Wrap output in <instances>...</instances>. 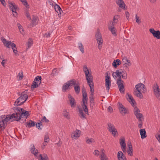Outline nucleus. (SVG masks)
<instances>
[{"instance_id":"9b49d317","label":"nucleus","mask_w":160,"mask_h":160,"mask_svg":"<svg viewBox=\"0 0 160 160\" xmlns=\"http://www.w3.org/2000/svg\"><path fill=\"white\" fill-rule=\"evenodd\" d=\"M118 105L119 111L122 115H124L128 113V110L121 103L118 102Z\"/></svg>"},{"instance_id":"a19ab883","label":"nucleus","mask_w":160,"mask_h":160,"mask_svg":"<svg viewBox=\"0 0 160 160\" xmlns=\"http://www.w3.org/2000/svg\"><path fill=\"white\" fill-rule=\"evenodd\" d=\"M42 122H41V120L39 122H38L36 124V127L38 129H39L40 130H41L42 129L41 127L42 126Z\"/></svg>"},{"instance_id":"864d4df0","label":"nucleus","mask_w":160,"mask_h":160,"mask_svg":"<svg viewBox=\"0 0 160 160\" xmlns=\"http://www.w3.org/2000/svg\"><path fill=\"white\" fill-rule=\"evenodd\" d=\"M90 106L93 107V106L94 105V99L90 100Z\"/></svg>"},{"instance_id":"a878e982","label":"nucleus","mask_w":160,"mask_h":160,"mask_svg":"<svg viewBox=\"0 0 160 160\" xmlns=\"http://www.w3.org/2000/svg\"><path fill=\"white\" fill-rule=\"evenodd\" d=\"M82 102L84 103L85 101H87L88 100L87 94L85 91L82 90Z\"/></svg>"},{"instance_id":"a18cd8bd","label":"nucleus","mask_w":160,"mask_h":160,"mask_svg":"<svg viewBox=\"0 0 160 160\" xmlns=\"http://www.w3.org/2000/svg\"><path fill=\"white\" fill-rule=\"evenodd\" d=\"M57 70L56 69H53L52 72V73L50 74V76L52 77H54V76H55L57 74Z\"/></svg>"},{"instance_id":"1a4fd4ad","label":"nucleus","mask_w":160,"mask_h":160,"mask_svg":"<svg viewBox=\"0 0 160 160\" xmlns=\"http://www.w3.org/2000/svg\"><path fill=\"white\" fill-rule=\"evenodd\" d=\"M124 72L121 71L120 72L119 70H117L115 72H113L112 73V76L114 79H116L117 78V76L118 77V78L117 80V82H122L123 81L121 79V74H122Z\"/></svg>"},{"instance_id":"423d86ee","label":"nucleus","mask_w":160,"mask_h":160,"mask_svg":"<svg viewBox=\"0 0 160 160\" xmlns=\"http://www.w3.org/2000/svg\"><path fill=\"white\" fill-rule=\"evenodd\" d=\"M134 113L136 117L139 122H142L143 120V116L142 114L140 113L139 109L137 107H135L134 110Z\"/></svg>"},{"instance_id":"58836bf2","label":"nucleus","mask_w":160,"mask_h":160,"mask_svg":"<svg viewBox=\"0 0 160 160\" xmlns=\"http://www.w3.org/2000/svg\"><path fill=\"white\" fill-rule=\"evenodd\" d=\"M37 18L34 16H33L32 19V24L33 25H36L38 23Z\"/></svg>"},{"instance_id":"4d7b16f0","label":"nucleus","mask_w":160,"mask_h":160,"mask_svg":"<svg viewBox=\"0 0 160 160\" xmlns=\"http://www.w3.org/2000/svg\"><path fill=\"white\" fill-rule=\"evenodd\" d=\"M32 152L34 155H36L38 153V150L37 149L35 148L34 150H33Z\"/></svg>"},{"instance_id":"de8ad7c7","label":"nucleus","mask_w":160,"mask_h":160,"mask_svg":"<svg viewBox=\"0 0 160 160\" xmlns=\"http://www.w3.org/2000/svg\"><path fill=\"white\" fill-rule=\"evenodd\" d=\"M115 24L113 23L112 22H111L108 26V28H115Z\"/></svg>"},{"instance_id":"4468645a","label":"nucleus","mask_w":160,"mask_h":160,"mask_svg":"<svg viewBox=\"0 0 160 160\" xmlns=\"http://www.w3.org/2000/svg\"><path fill=\"white\" fill-rule=\"evenodd\" d=\"M95 36L98 45H101L103 42V40L101 34L98 31L96 34Z\"/></svg>"},{"instance_id":"680f3d73","label":"nucleus","mask_w":160,"mask_h":160,"mask_svg":"<svg viewBox=\"0 0 160 160\" xmlns=\"http://www.w3.org/2000/svg\"><path fill=\"white\" fill-rule=\"evenodd\" d=\"M35 149V147L33 144L31 145L30 146V149L31 153L32 152L33 150H34Z\"/></svg>"},{"instance_id":"473e14b6","label":"nucleus","mask_w":160,"mask_h":160,"mask_svg":"<svg viewBox=\"0 0 160 160\" xmlns=\"http://www.w3.org/2000/svg\"><path fill=\"white\" fill-rule=\"evenodd\" d=\"M62 114L67 119H70V116L68 112H67L65 110H64L62 112Z\"/></svg>"},{"instance_id":"13d9d810","label":"nucleus","mask_w":160,"mask_h":160,"mask_svg":"<svg viewBox=\"0 0 160 160\" xmlns=\"http://www.w3.org/2000/svg\"><path fill=\"white\" fill-rule=\"evenodd\" d=\"M93 154L95 155L98 156L99 155V152L97 150H95L94 151Z\"/></svg>"},{"instance_id":"f8f14e48","label":"nucleus","mask_w":160,"mask_h":160,"mask_svg":"<svg viewBox=\"0 0 160 160\" xmlns=\"http://www.w3.org/2000/svg\"><path fill=\"white\" fill-rule=\"evenodd\" d=\"M136 89V91H141L142 92H144L146 91V89L145 88V85L141 83H139L135 86Z\"/></svg>"},{"instance_id":"b1692460","label":"nucleus","mask_w":160,"mask_h":160,"mask_svg":"<svg viewBox=\"0 0 160 160\" xmlns=\"http://www.w3.org/2000/svg\"><path fill=\"white\" fill-rule=\"evenodd\" d=\"M142 92L140 91H134V94L137 97H138L140 98H143V97L142 94Z\"/></svg>"},{"instance_id":"052dcab7","label":"nucleus","mask_w":160,"mask_h":160,"mask_svg":"<svg viewBox=\"0 0 160 160\" xmlns=\"http://www.w3.org/2000/svg\"><path fill=\"white\" fill-rule=\"evenodd\" d=\"M121 78L123 79H126L127 78V74L124 72L122 74H121Z\"/></svg>"},{"instance_id":"39448f33","label":"nucleus","mask_w":160,"mask_h":160,"mask_svg":"<svg viewBox=\"0 0 160 160\" xmlns=\"http://www.w3.org/2000/svg\"><path fill=\"white\" fill-rule=\"evenodd\" d=\"M107 129L114 137L118 136V132L113 124L110 122L108 123Z\"/></svg>"},{"instance_id":"7c9ffc66","label":"nucleus","mask_w":160,"mask_h":160,"mask_svg":"<svg viewBox=\"0 0 160 160\" xmlns=\"http://www.w3.org/2000/svg\"><path fill=\"white\" fill-rule=\"evenodd\" d=\"M128 154L130 156H132V145L131 143L128 145Z\"/></svg>"},{"instance_id":"f257e3e1","label":"nucleus","mask_w":160,"mask_h":160,"mask_svg":"<svg viewBox=\"0 0 160 160\" xmlns=\"http://www.w3.org/2000/svg\"><path fill=\"white\" fill-rule=\"evenodd\" d=\"M14 110L15 112H14L16 117V121H18L21 118H24L25 120L29 116V113L28 111H26L22 108L19 107L17 108Z\"/></svg>"},{"instance_id":"6ab92c4d","label":"nucleus","mask_w":160,"mask_h":160,"mask_svg":"<svg viewBox=\"0 0 160 160\" xmlns=\"http://www.w3.org/2000/svg\"><path fill=\"white\" fill-rule=\"evenodd\" d=\"M68 98L69 99L71 106L72 107H74L76 104L74 99L70 94H68Z\"/></svg>"},{"instance_id":"4c0bfd02","label":"nucleus","mask_w":160,"mask_h":160,"mask_svg":"<svg viewBox=\"0 0 160 160\" xmlns=\"http://www.w3.org/2000/svg\"><path fill=\"white\" fill-rule=\"evenodd\" d=\"M78 48L82 53L84 52L83 46L82 43H78Z\"/></svg>"},{"instance_id":"412c9836","label":"nucleus","mask_w":160,"mask_h":160,"mask_svg":"<svg viewBox=\"0 0 160 160\" xmlns=\"http://www.w3.org/2000/svg\"><path fill=\"white\" fill-rule=\"evenodd\" d=\"M54 9L56 11L58 14H61L63 12V11L62 10L60 6L56 3H55L54 5Z\"/></svg>"},{"instance_id":"9d476101","label":"nucleus","mask_w":160,"mask_h":160,"mask_svg":"<svg viewBox=\"0 0 160 160\" xmlns=\"http://www.w3.org/2000/svg\"><path fill=\"white\" fill-rule=\"evenodd\" d=\"M105 82L106 90L108 92L111 86V81L110 76H108V73H107L106 75L105 76Z\"/></svg>"},{"instance_id":"c756f323","label":"nucleus","mask_w":160,"mask_h":160,"mask_svg":"<svg viewBox=\"0 0 160 160\" xmlns=\"http://www.w3.org/2000/svg\"><path fill=\"white\" fill-rule=\"evenodd\" d=\"M120 144L121 148L125 147L126 146L125 140L124 138H122L120 139Z\"/></svg>"},{"instance_id":"603ef678","label":"nucleus","mask_w":160,"mask_h":160,"mask_svg":"<svg viewBox=\"0 0 160 160\" xmlns=\"http://www.w3.org/2000/svg\"><path fill=\"white\" fill-rule=\"evenodd\" d=\"M135 18L136 19V22H137L138 24H139L141 23L140 20L139 19V18L137 16V15H136Z\"/></svg>"},{"instance_id":"5701e85b","label":"nucleus","mask_w":160,"mask_h":160,"mask_svg":"<svg viewBox=\"0 0 160 160\" xmlns=\"http://www.w3.org/2000/svg\"><path fill=\"white\" fill-rule=\"evenodd\" d=\"M141 138L144 139L146 137V132L144 129H141L140 130Z\"/></svg>"},{"instance_id":"393cba45","label":"nucleus","mask_w":160,"mask_h":160,"mask_svg":"<svg viewBox=\"0 0 160 160\" xmlns=\"http://www.w3.org/2000/svg\"><path fill=\"white\" fill-rule=\"evenodd\" d=\"M121 63L120 61L117 59L116 60H114L113 62L112 63V65L114 67L116 68H117L118 65H119Z\"/></svg>"},{"instance_id":"bf43d9fd","label":"nucleus","mask_w":160,"mask_h":160,"mask_svg":"<svg viewBox=\"0 0 160 160\" xmlns=\"http://www.w3.org/2000/svg\"><path fill=\"white\" fill-rule=\"evenodd\" d=\"M159 134H157L156 136V137L157 139L158 140V142L160 143V130L159 131Z\"/></svg>"},{"instance_id":"338daca9","label":"nucleus","mask_w":160,"mask_h":160,"mask_svg":"<svg viewBox=\"0 0 160 160\" xmlns=\"http://www.w3.org/2000/svg\"><path fill=\"white\" fill-rule=\"evenodd\" d=\"M51 33L50 32H48L47 33H46L45 35V36L46 37H48L51 35Z\"/></svg>"},{"instance_id":"0e129e2a","label":"nucleus","mask_w":160,"mask_h":160,"mask_svg":"<svg viewBox=\"0 0 160 160\" xmlns=\"http://www.w3.org/2000/svg\"><path fill=\"white\" fill-rule=\"evenodd\" d=\"M25 15L29 19H31L30 16L28 12H27L26 13Z\"/></svg>"},{"instance_id":"5fc2aeb1","label":"nucleus","mask_w":160,"mask_h":160,"mask_svg":"<svg viewBox=\"0 0 160 160\" xmlns=\"http://www.w3.org/2000/svg\"><path fill=\"white\" fill-rule=\"evenodd\" d=\"M53 2V1L50 0H48L47 2L48 4L51 6L52 7L54 6Z\"/></svg>"},{"instance_id":"4be33fe9","label":"nucleus","mask_w":160,"mask_h":160,"mask_svg":"<svg viewBox=\"0 0 160 160\" xmlns=\"http://www.w3.org/2000/svg\"><path fill=\"white\" fill-rule=\"evenodd\" d=\"M36 126V122L30 120L29 122L27 123L26 127L29 128Z\"/></svg>"},{"instance_id":"bb28decb","label":"nucleus","mask_w":160,"mask_h":160,"mask_svg":"<svg viewBox=\"0 0 160 160\" xmlns=\"http://www.w3.org/2000/svg\"><path fill=\"white\" fill-rule=\"evenodd\" d=\"M79 131L78 130H77L76 131H74L73 132L72 135L71 137L72 138L74 137L75 139H77L80 136L79 133H78Z\"/></svg>"},{"instance_id":"774afa93","label":"nucleus","mask_w":160,"mask_h":160,"mask_svg":"<svg viewBox=\"0 0 160 160\" xmlns=\"http://www.w3.org/2000/svg\"><path fill=\"white\" fill-rule=\"evenodd\" d=\"M89 98L90 100L94 99V98L93 97V94H90Z\"/></svg>"},{"instance_id":"20e7f679","label":"nucleus","mask_w":160,"mask_h":160,"mask_svg":"<svg viewBox=\"0 0 160 160\" xmlns=\"http://www.w3.org/2000/svg\"><path fill=\"white\" fill-rule=\"evenodd\" d=\"M28 96L26 94H23L19 97L14 103L15 106H18L22 104L27 100Z\"/></svg>"},{"instance_id":"09e8293b","label":"nucleus","mask_w":160,"mask_h":160,"mask_svg":"<svg viewBox=\"0 0 160 160\" xmlns=\"http://www.w3.org/2000/svg\"><path fill=\"white\" fill-rule=\"evenodd\" d=\"M18 25L19 28V30L22 34H23V30L22 28V26L20 24H18Z\"/></svg>"},{"instance_id":"79ce46f5","label":"nucleus","mask_w":160,"mask_h":160,"mask_svg":"<svg viewBox=\"0 0 160 160\" xmlns=\"http://www.w3.org/2000/svg\"><path fill=\"white\" fill-rule=\"evenodd\" d=\"M32 44L33 42L32 39L30 38H29L28 39V42L27 43L28 48H29L32 45ZM27 49H28V48Z\"/></svg>"},{"instance_id":"f704fd0d","label":"nucleus","mask_w":160,"mask_h":160,"mask_svg":"<svg viewBox=\"0 0 160 160\" xmlns=\"http://www.w3.org/2000/svg\"><path fill=\"white\" fill-rule=\"evenodd\" d=\"M119 17L118 15H115L113 17L112 22L114 24H116L118 22V19L119 18Z\"/></svg>"},{"instance_id":"2f4dec72","label":"nucleus","mask_w":160,"mask_h":160,"mask_svg":"<svg viewBox=\"0 0 160 160\" xmlns=\"http://www.w3.org/2000/svg\"><path fill=\"white\" fill-rule=\"evenodd\" d=\"M79 113L80 117L83 119V118H85V115L83 113V111L81 108H79Z\"/></svg>"},{"instance_id":"dca6fc26","label":"nucleus","mask_w":160,"mask_h":160,"mask_svg":"<svg viewBox=\"0 0 160 160\" xmlns=\"http://www.w3.org/2000/svg\"><path fill=\"white\" fill-rule=\"evenodd\" d=\"M123 81L122 82H117V83L119 88V90L120 92L124 93L125 92L124 86L123 84Z\"/></svg>"},{"instance_id":"f03ea898","label":"nucleus","mask_w":160,"mask_h":160,"mask_svg":"<svg viewBox=\"0 0 160 160\" xmlns=\"http://www.w3.org/2000/svg\"><path fill=\"white\" fill-rule=\"evenodd\" d=\"M16 117L14 113L11 114L6 115H2L0 117V128L1 130L3 129V127L5 124L8 121L12 122L13 121H16Z\"/></svg>"},{"instance_id":"ddd939ff","label":"nucleus","mask_w":160,"mask_h":160,"mask_svg":"<svg viewBox=\"0 0 160 160\" xmlns=\"http://www.w3.org/2000/svg\"><path fill=\"white\" fill-rule=\"evenodd\" d=\"M150 32L152 34L153 37L157 39H160V32L159 30L156 31L153 28L149 29Z\"/></svg>"},{"instance_id":"aec40b11","label":"nucleus","mask_w":160,"mask_h":160,"mask_svg":"<svg viewBox=\"0 0 160 160\" xmlns=\"http://www.w3.org/2000/svg\"><path fill=\"white\" fill-rule=\"evenodd\" d=\"M117 157L118 160H126L125 156L121 151L118 152Z\"/></svg>"},{"instance_id":"6e6552de","label":"nucleus","mask_w":160,"mask_h":160,"mask_svg":"<svg viewBox=\"0 0 160 160\" xmlns=\"http://www.w3.org/2000/svg\"><path fill=\"white\" fill-rule=\"evenodd\" d=\"M152 88L155 96L157 99L160 100V89L159 86L157 84H155Z\"/></svg>"},{"instance_id":"49530a36","label":"nucleus","mask_w":160,"mask_h":160,"mask_svg":"<svg viewBox=\"0 0 160 160\" xmlns=\"http://www.w3.org/2000/svg\"><path fill=\"white\" fill-rule=\"evenodd\" d=\"M23 4V5L26 6V7L27 8H28L29 7V6L28 3L26 1V0H20Z\"/></svg>"},{"instance_id":"69168bd1","label":"nucleus","mask_w":160,"mask_h":160,"mask_svg":"<svg viewBox=\"0 0 160 160\" xmlns=\"http://www.w3.org/2000/svg\"><path fill=\"white\" fill-rule=\"evenodd\" d=\"M126 16L127 19H129V13L128 12H126Z\"/></svg>"},{"instance_id":"2eb2a0df","label":"nucleus","mask_w":160,"mask_h":160,"mask_svg":"<svg viewBox=\"0 0 160 160\" xmlns=\"http://www.w3.org/2000/svg\"><path fill=\"white\" fill-rule=\"evenodd\" d=\"M9 7L10 9L12 11V12H14L16 14V15H15L13 13V16H16V15H17V13L16 11V9L18 8L17 6L14 3H11L9 4Z\"/></svg>"},{"instance_id":"72a5a7b5","label":"nucleus","mask_w":160,"mask_h":160,"mask_svg":"<svg viewBox=\"0 0 160 160\" xmlns=\"http://www.w3.org/2000/svg\"><path fill=\"white\" fill-rule=\"evenodd\" d=\"M75 91L76 93H79L80 91V88L79 85L77 83H76L74 87Z\"/></svg>"},{"instance_id":"cd10ccee","label":"nucleus","mask_w":160,"mask_h":160,"mask_svg":"<svg viewBox=\"0 0 160 160\" xmlns=\"http://www.w3.org/2000/svg\"><path fill=\"white\" fill-rule=\"evenodd\" d=\"M128 98H127L128 100L131 103L132 105H134V102H135L134 99L133 98L132 96L130 94H128Z\"/></svg>"},{"instance_id":"c9c22d12","label":"nucleus","mask_w":160,"mask_h":160,"mask_svg":"<svg viewBox=\"0 0 160 160\" xmlns=\"http://www.w3.org/2000/svg\"><path fill=\"white\" fill-rule=\"evenodd\" d=\"M67 82L69 85V87L70 86H72L73 85H76V81L75 80H72L68 81Z\"/></svg>"},{"instance_id":"ea45409f","label":"nucleus","mask_w":160,"mask_h":160,"mask_svg":"<svg viewBox=\"0 0 160 160\" xmlns=\"http://www.w3.org/2000/svg\"><path fill=\"white\" fill-rule=\"evenodd\" d=\"M69 88V85L67 82L65 83L62 87L63 91H65Z\"/></svg>"},{"instance_id":"f3484780","label":"nucleus","mask_w":160,"mask_h":160,"mask_svg":"<svg viewBox=\"0 0 160 160\" xmlns=\"http://www.w3.org/2000/svg\"><path fill=\"white\" fill-rule=\"evenodd\" d=\"M117 4L118 5L119 7L124 10L125 9V4L122 0H115Z\"/></svg>"},{"instance_id":"37998d69","label":"nucleus","mask_w":160,"mask_h":160,"mask_svg":"<svg viewBox=\"0 0 160 160\" xmlns=\"http://www.w3.org/2000/svg\"><path fill=\"white\" fill-rule=\"evenodd\" d=\"M95 141L94 139L92 138L90 139L88 138H86V142L87 143L90 144L92 142H94Z\"/></svg>"},{"instance_id":"e433bc0d","label":"nucleus","mask_w":160,"mask_h":160,"mask_svg":"<svg viewBox=\"0 0 160 160\" xmlns=\"http://www.w3.org/2000/svg\"><path fill=\"white\" fill-rule=\"evenodd\" d=\"M109 30L110 31L112 34L114 36H117V34L116 33V28H108Z\"/></svg>"},{"instance_id":"c03bdc74","label":"nucleus","mask_w":160,"mask_h":160,"mask_svg":"<svg viewBox=\"0 0 160 160\" xmlns=\"http://www.w3.org/2000/svg\"><path fill=\"white\" fill-rule=\"evenodd\" d=\"M100 157V159L101 160H108V159L107 157L105 154H103V153H102V155H101Z\"/></svg>"},{"instance_id":"a211bd4d","label":"nucleus","mask_w":160,"mask_h":160,"mask_svg":"<svg viewBox=\"0 0 160 160\" xmlns=\"http://www.w3.org/2000/svg\"><path fill=\"white\" fill-rule=\"evenodd\" d=\"M2 42L4 45L7 48H10L11 45V41H7L6 39L3 37H2L1 39Z\"/></svg>"},{"instance_id":"e2e57ef3","label":"nucleus","mask_w":160,"mask_h":160,"mask_svg":"<svg viewBox=\"0 0 160 160\" xmlns=\"http://www.w3.org/2000/svg\"><path fill=\"white\" fill-rule=\"evenodd\" d=\"M12 46V49H16V45L14 43H12L11 45Z\"/></svg>"},{"instance_id":"6e6d98bb","label":"nucleus","mask_w":160,"mask_h":160,"mask_svg":"<svg viewBox=\"0 0 160 160\" xmlns=\"http://www.w3.org/2000/svg\"><path fill=\"white\" fill-rule=\"evenodd\" d=\"M49 122V120L47 119L45 116H44L43 118L41 119V122Z\"/></svg>"},{"instance_id":"8fccbe9b","label":"nucleus","mask_w":160,"mask_h":160,"mask_svg":"<svg viewBox=\"0 0 160 160\" xmlns=\"http://www.w3.org/2000/svg\"><path fill=\"white\" fill-rule=\"evenodd\" d=\"M23 75L22 72L21 73L20 72L18 74L17 77L19 78V80H21L23 78Z\"/></svg>"},{"instance_id":"0eeeda50","label":"nucleus","mask_w":160,"mask_h":160,"mask_svg":"<svg viewBox=\"0 0 160 160\" xmlns=\"http://www.w3.org/2000/svg\"><path fill=\"white\" fill-rule=\"evenodd\" d=\"M42 77L41 76L36 77L32 85V88H35L38 87L41 82Z\"/></svg>"},{"instance_id":"3c124183","label":"nucleus","mask_w":160,"mask_h":160,"mask_svg":"<svg viewBox=\"0 0 160 160\" xmlns=\"http://www.w3.org/2000/svg\"><path fill=\"white\" fill-rule=\"evenodd\" d=\"M49 140V137L47 134L45 135L44 137V142L47 143L48 142Z\"/></svg>"},{"instance_id":"c85d7f7f","label":"nucleus","mask_w":160,"mask_h":160,"mask_svg":"<svg viewBox=\"0 0 160 160\" xmlns=\"http://www.w3.org/2000/svg\"><path fill=\"white\" fill-rule=\"evenodd\" d=\"M87 104V101H85L84 103L83 102V104L82 105L83 109L86 114H87L88 112V109L86 105Z\"/></svg>"},{"instance_id":"7ed1b4c3","label":"nucleus","mask_w":160,"mask_h":160,"mask_svg":"<svg viewBox=\"0 0 160 160\" xmlns=\"http://www.w3.org/2000/svg\"><path fill=\"white\" fill-rule=\"evenodd\" d=\"M83 70L86 76V80L90 88L94 87L93 83L92 82V77L91 74H89V72L87 66L83 68Z\"/></svg>"}]
</instances>
